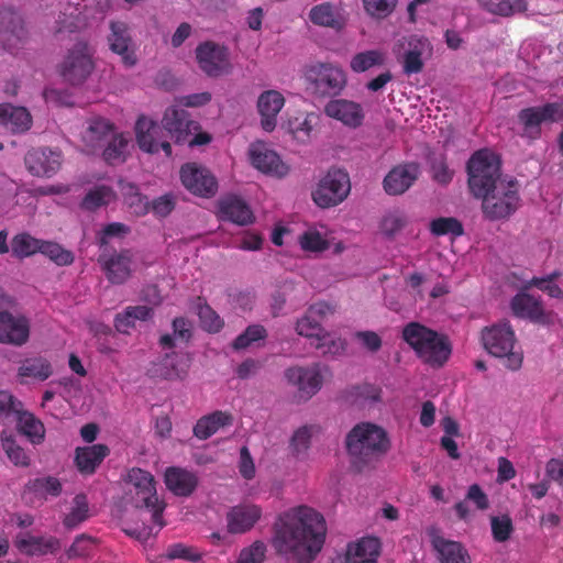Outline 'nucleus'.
I'll use <instances>...</instances> for the list:
<instances>
[{
	"label": "nucleus",
	"mask_w": 563,
	"mask_h": 563,
	"mask_svg": "<svg viewBox=\"0 0 563 563\" xmlns=\"http://www.w3.org/2000/svg\"><path fill=\"white\" fill-rule=\"evenodd\" d=\"M325 522L320 512L300 506L283 512L274 523L272 547L279 554L309 563L324 544Z\"/></svg>",
	"instance_id": "nucleus-1"
},
{
	"label": "nucleus",
	"mask_w": 563,
	"mask_h": 563,
	"mask_svg": "<svg viewBox=\"0 0 563 563\" xmlns=\"http://www.w3.org/2000/svg\"><path fill=\"white\" fill-rule=\"evenodd\" d=\"M345 448L351 467L357 473H363L373 468L389 452L390 441L382 427L372 422H361L347 431Z\"/></svg>",
	"instance_id": "nucleus-2"
},
{
	"label": "nucleus",
	"mask_w": 563,
	"mask_h": 563,
	"mask_svg": "<svg viewBox=\"0 0 563 563\" xmlns=\"http://www.w3.org/2000/svg\"><path fill=\"white\" fill-rule=\"evenodd\" d=\"M130 495L133 496L134 506L150 512L153 525L142 526L140 529L126 530V534L134 536L139 540L146 541L156 536L165 526L162 514L165 510V503L155 494V482L153 475L143 468L134 467L126 474Z\"/></svg>",
	"instance_id": "nucleus-3"
},
{
	"label": "nucleus",
	"mask_w": 563,
	"mask_h": 563,
	"mask_svg": "<svg viewBox=\"0 0 563 563\" xmlns=\"http://www.w3.org/2000/svg\"><path fill=\"white\" fill-rule=\"evenodd\" d=\"M402 341L413 350L420 362L440 368L451 355V343L446 335L418 322L411 321L402 329Z\"/></svg>",
	"instance_id": "nucleus-4"
},
{
	"label": "nucleus",
	"mask_w": 563,
	"mask_h": 563,
	"mask_svg": "<svg viewBox=\"0 0 563 563\" xmlns=\"http://www.w3.org/2000/svg\"><path fill=\"white\" fill-rule=\"evenodd\" d=\"M467 184L472 195L496 190L501 184L519 186L515 178L500 177V159L489 150H479L468 158Z\"/></svg>",
	"instance_id": "nucleus-5"
},
{
	"label": "nucleus",
	"mask_w": 563,
	"mask_h": 563,
	"mask_svg": "<svg viewBox=\"0 0 563 563\" xmlns=\"http://www.w3.org/2000/svg\"><path fill=\"white\" fill-rule=\"evenodd\" d=\"M481 341L488 354L504 360V367L517 371L522 365V351L516 346L514 329L508 321H499L481 332Z\"/></svg>",
	"instance_id": "nucleus-6"
},
{
	"label": "nucleus",
	"mask_w": 563,
	"mask_h": 563,
	"mask_svg": "<svg viewBox=\"0 0 563 563\" xmlns=\"http://www.w3.org/2000/svg\"><path fill=\"white\" fill-rule=\"evenodd\" d=\"M472 196L481 200V212L490 222L510 219L520 206L519 186L501 184L496 190Z\"/></svg>",
	"instance_id": "nucleus-7"
},
{
	"label": "nucleus",
	"mask_w": 563,
	"mask_h": 563,
	"mask_svg": "<svg viewBox=\"0 0 563 563\" xmlns=\"http://www.w3.org/2000/svg\"><path fill=\"white\" fill-rule=\"evenodd\" d=\"M309 91L319 97H334L346 87V74L330 63H316L305 69Z\"/></svg>",
	"instance_id": "nucleus-8"
},
{
	"label": "nucleus",
	"mask_w": 563,
	"mask_h": 563,
	"mask_svg": "<svg viewBox=\"0 0 563 563\" xmlns=\"http://www.w3.org/2000/svg\"><path fill=\"white\" fill-rule=\"evenodd\" d=\"M350 191L351 181L347 173L334 168L321 178L316 191L312 192V200L321 208H330L343 202Z\"/></svg>",
	"instance_id": "nucleus-9"
},
{
	"label": "nucleus",
	"mask_w": 563,
	"mask_h": 563,
	"mask_svg": "<svg viewBox=\"0 0 563 563\" xmlns=\"http://www.w3.org/2000/svg\"><path fill=\"white\" fill-rule=\"evenodd\" d=\"M199 69L209 77H220L231 69L229 49L216 42L199 43L195 49Z\"/></svg>",
	"instance_id": "nucleus-10"
},
{
	"label": "nucleus",
	"mask_w": 563,
	"mask_h": 563,
	"mask_svg": "<svg viewBox=\"0 0 563 563\" xmlns=\"http://www.w3.org/2000/svg\"><path fill=\"white\" fill-rule=\"evenodd\" d=\"M107 280L112 285H123L134 272V252L130 249L102 253L97 258Z\"/></svg>",
	"instance_id": "nucleus-11"
},
{
	"label": "nucleus",
	"mask_w": 563,
	"mask_h": 563,
	"mask_svg": "<svg viewBox=\"0 0 563 563\" xmlns=\"http://www.w3.org/2000/svg\"><path fill=\"white\" fill-rule=\"evenodd\" d=\"M179 176L188 192L199 198H212L218 192V180L205 166L187 163L180 167Z\"/></svg>",
	"instance_id": "nucleus-12"
},
{
	"label": "nucleus",
	"mask_w": 563,
	"mask_h": 563,
	"mask_svg": "<svg viewBox=\"0 0 563 563\" xmlns=\"http://www.w3.org/2000/svg\"><path fill=\"white\" fill-rule=\"evenodd\" d=\"M92 68V54L88 44L78 42L70 48L62 65V76L70 85H79L88 78Z\"/></svg>",
	"instance_id": "nucleus-13"
},
{
	"label": "nucleus",
	"mask_w": 563,
	"mask_h": 563,
	"mask_svg": "<svg viewBox=\"0 0 563 563\" xmlns=\"http://www.w3.org/2000/svg\"><path fill=\"white\" fill-rule=\"evenodd\" d=\"M62 152L47 147L32 148L24 156V165L29 174L37 177L54 176L62 168Z\"/></svg>",
	"instance_id": "nucleus-14"
},
{
	"label": "nucleus",
	"mask_w": 563,
	"mask_h": 563,
	"mask_svg": "<svg viewBox=\"0 0 563 563\" xmlns=\"http://www.w3.org/2000/svg\"><path fill=\"white\" fill-rule=\"evenodd\" d=\"M561 114L560 104L549 102L540 107L523 108L518 112V122L522 125L525 135L537 137L544 122H555Z\"/></svg>",
	"instance_id": "nucleus-15"
},
{
	"label": "nucleus",
	"mask_w": 563,
	"mask_h": 563,
	"mask_svg": "<svg viewBox=\"0 0 563 563\" xmlns=\"http://www.w3.org/2000/svg\"><path fill=\"white\" fill-rule=\"evenodd\" d=\"M285 378L290 386L297 388L298 397L309 400L321 389L322 377L318 365L310 367H289L285 371Z\"/></svg>",
	"instance_id": "nucleus-16"
},
{
	"label": "nucleus",
	"mask_w": 563,
	"mask_h": 563,
	"mask_svg": "<svg viewBox=\"0 0 563 563\" xmlns=\"http://www.w3.org/2000/svg\"><path fill=\"white\" fill-rule=\"evenodd\" d=\"M134 131H136L139 148L148 154H155L163 150L167 157L172 156V145L167 140L157 137L161 133V126H158L153 120L145 115L139 117Z\"/></svg>",
	"instance_id": "nucleus-17"
},
{
	"label": "nucleus",
	"mask_w": 563,
	"mask_h": 563,
	"mask_svg": "<svg viewBox=\"0 0 563 563\" xmlns=\"http://www.w3.org/2000/svg\"><path fill=\"white\" fill-rule=\"evenodd\" d=\"M163 128L175 143L181 144L199 129V123L189 119L187 110L172 106L164 112Z\"/></svg>",
	"instance_id": "nucleus-18"
},
{
	"label": "nucleus",
	"mask_w": 563,
	"mask_h": 563,
	"mask_svg": "<svg viewBox=\"0 0 563 563\" xmlns=\"http://www.w3.org/2000/svg\"><path fill=\"white\" fill-rule=\"evenodd\" d=\"M249 157H251L253 168L265 175L283 178L289 174V166L279 158L275 151L263 143L253 144L249 150Z\"/></svg>",
	"instance_id": "nucleus-19"
},
{
	"label": "nucleus",
	"mask_w": 563,
	"mask_h": 563,
	"mask_svg": "<svg viewBox=\"0 0 563 563\" xmlns=\"http://www.w3.org/2000/svg\"><path fill=\"white\" fill-rule=\"evenodd\" d=\"M108 45L112 53L121 56L124 66L133 67L137 63L134 44L132 43L130 29L123 21L110 22V34H108Z\"/></svg>",
	"instance_id": "nucleus-20"
},
{
	"label": "nucleus",
	"mask_w": 563,
	"mask_h": 563,
	"mask_svg": "<svg viewBox=\"0 0 563 563\" xmlns=\"http://www.w3.org/2000/svg\"><path fill=\"white\" fill-rule=\"evenodd\" d=\"M329 312H331V307L324 301L311 305L306 310L305 316L298 319L297 324H295V331L300 336L311 338L319 342L324 341L328 332L321 327V320Z\"/></svg>",
	"instance_id": "nucleus-21"
},
{
	"label": "nucleus",
	"mask_w": 563,
	"mask_h": 563,
	"mask_svg": "<svg viewBox=\"0 0 563 563\" xmlns=\"http://www.w3.org/2000/svg\"><path fill=\"white\" fill-rule=\"evenodd\" d=\"M324 114L351 129L362 126L364 120L362 104L347 99H332L324 106Z\"/></svg>",
	"instance_id": "nucleus-22"
},
{
	"label": "nucleus",
	"mask_w": 563,
	"mask_h": 563,
	"mask_svg": "<svg viewBox=\"0 0 563 563\" xmlns=\"http://www.w3.org/2000/svg\"><path fill=\"white\" fill-rule=\"evenodd\" d=\"M263 511L258 505H236L225 515L228 532L230 534H243L252 530L254 525L260 521Z\"/></svg>",
	"instance_id": "nucleus-23"
},
{
	"label": "nucleus",
	"mask_w": 563,
	"mask_h": 563,
	"mask_svg": "<svg viewBox=\"0 0 563 563\" xmlns=\"http://www.w3.org/2000/svg\"><path fill=\"white\" fill-rule=\"evenodd\" d=\"M29 340V321L22 316L0 311V343L21 346Z\"/></svg>",
	"instance_id": "nucleus-24"
},
{
	"label": "nucleus",
	"mask_w": 563,
	"mask_h": 563,
	"mask_svg": "<svg viewBox=\"0 0 563 563\" xmlns=\"http://www.w3.org/2000/svg\"><path fill=\"white\" fill-rule=\"evenodd\" d=\"M510 309L515 317L530 320L538 324H545L549 321L541 299L527 291H519L510 301Z\"/></svg>",
	"instance_id": "nucleus-25"
},
{
	"label": "nucleus",
	"mask_w": 563,
	"mask_h": 563,
	"mask_svg": "<svg viewBox=\"0 0 563 563\" xmlns=\"http://www.w3.org/2000/svg\"><path fill=\"white\" fill-rule=\"evenodd\" d=\"M378 555L377 537H363L356 542L347 543L345 555L332 563H377Z\"/></svg>",
	"instance_id": "nucleus-26"
},
{
	"label": "nucleus",
	"mask_w": 563,
	"mask_h": 563,
	"mask_svg": "<svg viewBox=\"0 0 563 563\" xmlns=\"http://www.w3.org/2000/svg\"><path fill=\"white\" fill-rule=\"evenodd\" d=\"M419 176L416 163L399 164L393 167L384 178V190L389 195H401L415 184Z\"/></svg>",
	"instance_id": "nucleus-27"
},
{
	"label": "nucleus",
	"mask_w": 563,
	"mask_h": 563,
	"mask_svg": "<svg viewBox=\"0 0 563 563\" xmlns=\"http://www.w3.org/2000/svg\"><path fill=\"white\" fill-rule=\"evenodd\" d=\"M218 209H220V217L224 221L241 227L252 224L253 222V213L247 202L235 195L221 199L218 202Z\"/></svg>",
	"instance_id": "nucleus-28"
},
{
	"label": "nucleus",
	"mask_w": 563,
	"mask_h": 563,
	"mask_svg": "<svg viewBox=\"0 0 563 563\" xmlns=\"http://www.w3.org/2000/svg\"><path fill=\"white\" fill-rule=\"evenodd\" d=\"M164 482L167 489L177 497H188L197 487L196 474L179 466H168L165 470Z\"/></svg>",
	"instance_id": "nucleus-29"
},
{
	"label": "nucleus",
	"mask_w": 563,
	"mask_h": 563,
	"mask_svg": "<svg viewBox=\"0 0 563 563\" xmlns=\"http://www.w3.org/2000/svg\"><path fill=\"white\" fill-rule=\"evenodd\" d=\"M399 46L407 48V51L404 53L402 60L404 74H420V71L423 69V60L421 59V55L428 46V40L417 35H410L408 37H402V40L399 41Z\"/></svg>",
	"instance_id": "nucleus-30"
},
{
	"label": "nucleus",
	"mask_w": 563,
	"mask_h": 563,
	"mask_svg": "<svg viewBox=\"0 0 563 563\" xmlns=\"http://www.w3.org/2000/svg\"><path fill=\"white\" fill-rule=\"evenodd\" d=\"M285 102L286 100L283 95L274 89L266 90L260 95L256 107H258L260 115H262V128L264 131L272 132L275 130L276 117H278Z\"/></svg>",
	"instance_id": "nucleus-31"
},
{
	"label": "nucleus",
	"mask_w": 563,
	"mask_h": 563,
	"mask_svg": "<svg viewBox=\"0 0 563 563\" xmlns=\"http://www.w3.org/2000/svg\"><path fill=\"white\" fill-rule=\"evenodd\" d=\"M431 547L441 563H472L468 551L459 541L434 534L431 537Z\"/></svg>",
	"instance_id": "nucleus-32"
},
{
	"label": "nucleus",
	"mask_w": 563,
	"mask_h": 563,
	"mask_svg": "<svg viewBox=\"0 0 563 563\" xmlns=\"http://www.w3.org/2000/svg\"><path fill=\"white\" fill-rule=\"evenodd\" d=\"M113 133V124L104 118L95 117L87 122V129L81 134V141L88 146L89 151L95 152L103 146L104 142L110 141Z\"/></svg>",
	"instance_id": "nucleus-33"
},
{
	"label": "nucleus",
	"mask_w": 563,
	"mask_h": 563,
	"mask_svg": "<svg viewBox=\"0 0 563 563\" xmlns=\"http://www.w3.org/2000/svg\"><path fill=\"white\" fill-rule=\"evenodd\" d=\"M15 547L20 552L29 556L47 555L58 552L59 541L55 537L24 534L16 537Z\"/></svg>",
	"instance_id": "nucleus-34"
},
{
	"label": "nucleus",
	"mask_w": 563,
	"mask_h": 563,
	"mask_svg": "<svg viewBox=\"0 0 563 563\" xmlns=\"http://www.w3.org/2000/svg\"><path fill=\"white\" fill-rule=\"evenodd\" d=\"M0 125L12 133H24L32 126V115L24 107L1 103Z\"/></svg>",
	"instance_id": "nucleus-35"
},
{
	"label": "nucleus",
	"mask_w": 563,
	"mask_h": 563,
	"mask_svg": "<svg viewBox=\"0 0 563 563\" xmlns=\"http://www.w3.org/2000/svg\"><path fill=\"white\" fill-rule=\"evenodd\" d=\"M109 449L106 444L99 443L76 450V466L82 474H93L96 468L108 456Z\"/></svg>",
	"instance_id": "nucleus-36"
},
{
	"label": "nucleus",
	"mask_w": 563,
	"mask_h": 563,
	"mask_svg": "<svg viewBox=\"0 0 563 563\" xmlns=\"http://www.w3.org/2000/svg\"><path fill=\"white\" fill-rule=\"evenodd\" d=\"M309 21L320 27L341 30L344 25L340 10L332 2L317 4L309 10Z\"/></svg>",
	"instance_id": "nucleus-37"
},
{
	"label": "nucleus",
	"mask_w": 563,
	"mask_h": 563,
	"mask_svg": "<svg viewBox=\"0 0 563 563\" xmlns=\"http://www.w3.org/2000/svg\"><path fill=\"white\" fill-rule=\"evenodd\" d=\"M47 242L48 240H40L26 232H20L11 240L12 257L24 260L34 256Z\"/></svg>",
	"instance_id": "nucleus-38"
},
{
	"label": "nucleus",
	"mask_w": 563,
	"mask_h": 563,
	"mask_svg": "<svg viewBox=\"0 0 563 563\" xmlns=\"http://www.w3.org/2000/svg\"><path fill=\"white\" fill-rule=\"evenodd\" d=\"M151 317H153L152 308L144 305L130 306L115 316L114 328L118 332L128 334L136 321H147Z\"/></svg>",
	"instance_id": "nucleus-39"
},
{
	"label": "nucleus",
	"mask_w": 563,
	"mask_h": 563,
	"mask_svg": "<svg viewBox=\"0 0 563 563\" xmlns=\"http://www.w3.org/2000/svg\"><path fill=\"white\" fill-rule=\"evenodd\" d=\"M481 9L496 16H515L527 11L526 0H477Z\"/></svg>",
	"instance_id": "nucleus-40"
},
{
	"label": "nucleus",
	"mask_w": 563,
	"mask_h": 563,
	"mask_svg": "<svg viewBox=\"0 0 563 563\" xmlns=\"http://www.w3.org/2000/svg\"><path fill=\"white\" fill-rule=\"evenodd\" d=\"M466 503H473L475 508L479 511L487 510L489 506L487 494H485L476 483L468 486L467 494H465V500L459 501L454 505V511H456L457 519L462 521H466L470 516Z\"/></svg>",
	"instance_id": "nucleus-41"
},
{
	"label": "nucleus",
	"mask_w": 563,
	"mask_h": 563,
	"mask_svg": "<svg viewBox=\"0 0 563 563\" xmlns=\"http://www.w3.org/2000/svg\"><path fill=\"white\" fill-rule=\"evenodd\" d=\"M16 430L22 435L26 437L27 441L34 445L43 443L46 429L40 419L33 413H22V416L15 417Z\"/></svg>",
	"instance_id": "nucleus-42"
},
{
	"label": "nucleus",
	"mask_w": 563,
	"mask_h": 563,
	"mask_svg": "<svg viewBox=\"0 0 563 563\" xmlns=\"http://www.w3.org/2000/svg\"><path fill=\"white\" fill-rule=\"evenodd\" d=\"M52 375L51 363L43 357H32L22 362L19 376L22 378L46 380Z\"/></svg>",
	"instance_id": "nucleus-43"
},
{
	"label": "nucleus",
	"mask_w": 563,
	"mask_h": 563,
	"mask_svg": "<svg viewBox=\"0 0 563 563\" xmlns=\"http://www.w3.org/2000/svg\"><path fill=\"white\" fill-rule=\"evenodd\" d=\"M385 64V55L382 51H363L351 58L350 68L355 74H363L374 67Z\"/></svg>",
	"instance_id": "nucleus-44"
},
{
	"label": "nucleus",
	"mask_w": 563,
	"mask_h": 563,
	"mask_svg": "<svg viewBox=\"0 0 563 563\" xmlns=\"http://www.w3.org/2000/svg\"><path fill=\"white\" fill-rule=\"evenodd\" d=\"M106 143L107 146L102 152V157L106 159V163L109 165L123 164L126 161V137H124L123 134H115Z\"/></svg>",
	"instance_id": "nucleus-45"
},
{
	"label": "nucleus",
	"mask_w": 563,
	"mask_h": 563,
	"mask_svg": "<svg viewBox=\"0 0 563 563\" xmlns=\"http://www.w3.org/2000/svg\"><path fill=\"white\" fill-rule=\"evenodd\" d=\"M38 254L47 257V260L57 266H70L74 263V253L55 241L46 242V244L40 249Z\"/></svg>",
	"instance_id": "nucleus-46"
},
{
	"label": "nucleus",
	"mask_w": 563,
	"mask_h": 563,
	"mask_svg": "<svg viewBox=\"0 0 563 563\" xmlns=\"http://www.w3.org/2000/svg\"><path fill=\"white\" fill-rule=\"evenodd\" d=\"M112 189L108 186H96L85 195L81 199L80 208L87 211H96V209L106 206L112 198Z\"/></svg>",
	"instance_id": "nucleus-47"
},
{
	"label": "nucleus",
	"mask_w": 563,
	"mask_h": 563,
	"mask_svg": "<svg viewBox=\"0 0 563 563\" xmlns=\"http://www.w3.org/2000/svg\"><path fill=\"white\" fill-rule=\"evenodd\" d=\"M73 508L64 518V525L67 529L73 530L88 519V500L82 494H77L73 499Z\"/></svg>",
	"instance_id": "nucleus-48"
},
{
	"label": "nucleus",
	"mask_w": 563,
	"mask_h": 563,
	"mask_svg": "<svg viewBox=\"0 0 563 563\" xmlns=\"http://www.w3.org/2000/svg\"><path fill=\"white\" fill-rule=\"evenodd\" d=\"M267 336V331L262 324H252L244 330V332L238 334L233 340L232 349L235 351L245 350L253 344L263 341Z\"/></svg>",
	"instance_id": "nucleus-49"
},
{
	"label": "nucleus",
	"mask_w": 563,
	"mask_h": 563,
	"mask_svg": "<svg viewBox=\"0 0 563 563\" xmlns=\"http://www.w3.org/2000/svg\"><path fill=\"white\" fill-rule=\"evenodd\" d=\"M398 0H362L363 11L369 18L380 21L393 14Z\"/></svg>",
	"instance_id": "nucleus-50"
},
{
	"label": "nucleus",
	"mask_w": 563,
	"mask_h": 563,
	"mask_svg": "<svg viewBox=\"0 0 563 563\" xmlns=\"http://www.w3.org/2000/svg\"><path fill=\"white\" fill-rule=\"evenodd\" d=\"M430 232L435 236L442 235H452V236H462L463 235V227L457 218L449 217V218H437L430 222Z\"/></svg>",
	"instance_id": "nucleus-51"
},
{
	"label": "nucleus",
	"mask_w": 563,
	"mask_h": 563,
	"mask_svg": "<svg viewBox=\"0 0 563 563\" xmlns=\"http://www.w3.org/2000/svg\"><path fill=\"white\" fill-rule=\"evenodd\" d=\"M560 276L561 273L555 271L544 277H532V279L528 282V285H526V288L534 287L548 294L551 298L562 299L563 291L560 286L555 284V279Z\"/></svg>",
	"instance_id": "nucleus-52"
},
{
	"label": "nucleus",
	"mask_w": 563,
	"mask_h": 563,
	"mask_svg": "<svg viewBox=\"0 0 563 563\" xmlns=\"http://www.w3.org/2000/svg\"><path fill=\"white\" fill-rule=\"evenodd\" d=\"M1 446H3L5 455L9 461L15 466L25 467L29 465V456L24 449L16 444L12 435L1 437Z\"/></svg>",
	"instance_id": "nucleus-53"
},
{
	"label": "nucleus",
	"mask_w": 563,
	"mask_h": 563,
	"mask_svg": "<svg viewBox=\"0 0 563 563\" xmlns=\"http://www.w3.org/2000/svg\"><path fill=\"white\" fill-rule=\"evenodd\" d=\"M311 438L312 429L308 426L300 427L294 431L289 448L295 457H301L306 454L307 450H309Z\"/></svg>",
	"instance_id": "nucleus-54"
},
{
	"label": "nucleus",
	"mask_w": 563,
	"mask_h": 563,
	"mask_svg": "<svg viewBox=\"0 0 563 563\" xmlns=\"http://www.w3.org/2000/svg\"><path fill=\"white\" fill-rule=\"evenodd\" d=\"M406 225V217L398 210L385 213L380 220V232L387 238H393Z\"/></svg>",
	"instance_id": "nucleus-55"
},
{
	"label": "nucleus",
	"mask_w": 563,
	"mask_h": 563,
	"mask_svg": "<svg viewBox=\"0 0 563 563\" xmlns=\"http://www.w3.org/2000/svg\"><path fill=\"white\" fill-rule=\"evenodd\" d=\"M492 537L496 542H506L514 532V523L507 515L494 516L490 518Z\"/></svg>",
	"instance_id": "nucleus-56"
},
{
	"label": "nucleus",
	"mask_w": 563,
	"mask_h": 563,
	"mask_svg": "<svg viewBox=\"0 0 563 563\" xmlns=\"http://www.w3.org/2000/svg\"><path fill=\"white\" fill-rule=\"evenodd\" d=\"M22 413H30L23 409V402L16 399L12 394L1 390L0 391V417L10 418L18 417Z\"/></svg>",
	"instance_id": "nucleus-57"
},
{
	"label": "nucleus",
	"mask_w": 563,
	"mask_h": 563,
	"mask_svg": "<svg viewBox=\"0 0 563 563\" xmlns=\"http://www.w3.org/2000/svg\"><path fill=\"white\" fill-rule=\"evenodd\" d=\"M29 489L37 494H48L51 496H58L62 493V483L56 477H38L27 484Z\"/></svg>",
	"instance_id": "nucleus-58"
},
{
	"label": "nucleus",
	"mask_w": 563,
	"mask_h": 563,
	"mask_svg": "<svg viewBox=\"0 0 563 563\" xmlns=\"http://www.w3.org/2000/svg\"><path fill=\"white\" fill-rule=\"evenodd\" d=\"M199 321L202 328L209 333H217L222 329L223 322L214 310L208 305H203L198 309Z\"/></svg>",
	"instance_id": "nucleus-59"
},
{
	"label": "nucleus",
	"mask_w": 563,
	"mask_h": 563,
	"mask_svg": "<svg viewBox=\"0 0 563 563\" xmlns=\"http://www.w3.org/2000/svg\"><path fill=\"white\" fill-rule=\"evenodd\" d=\"M300 246L305 252H324L329 243L318 231H306L300 236Z\"/></svg>",
	"instance_id": "nucleus-60"
},
{
	"label": "nucleus",
	"mask_w": 563,
	"mask_h": 563,
	"mask_svg": "<svg viewBox=\"0 0 563 563\" xmlns=\"http://www.w3.org/2000/svg\"><path fill=\"white\" fill-rule=\"evenodd\" d=\"M165 558L169 560H187L197 562L200 560V553L195 548L185 545L184 543H173L168 545Z\"/></svg>",
	"instance_id": "nucleus-61"
},
{
	"label": "nucleus",
	"mask_w": 563,
	"mask_h": 563,
	"mask_svg": "<svg viewBox=\"0 0 563 563\" xmlns=\"http://www.w3.org/2000/svg\"><path fill=\"white\" fill-rule=\"evenodd\" d=\"M266 550L264 542L256 540L250 547L241 550L236 563H262Z\"/></svg>",
	"instance_id": "nucleus-62"
},
{
	"label": "nucleus",
	"mask_w": 563,
	"mask_h": 563,
	"mask_svg": "<svg viewBox=\"0 0 563 563\" xmlns=\"http://www.w3.org/2000/svg\"><path fill=\"white\" fill-rule=\"evenodd\" d=\"M130 195L126 198V203H129L133 213L137 217H144L150 212V201L148 198L141 195L137 190V187L134 185H130Z\"/></svg>",
	"instance_id": "nucleus-63"
},
{
	"label": "nucleus",
	"mask_w": 563,
	"mask_h": 563,
	"mask_svg": "<svg viewBox=\"0 0 563 563\" xmlns=\"http://www.w3.org/2000/svg\"><path fill=\"white\" fill-rule=\"evenodd\" d=\"M431 175L440 184H448L453 178V172L446 166L445 157L442 155L433 156L430 162Z\"/></svg>",
	"instance_id": "nucleus-64"
}]
</instances>
